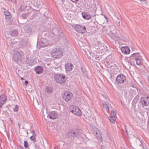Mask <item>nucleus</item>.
Returning <instances> with one entry per match:
<instances>
[{
  "label": "nucleus",
  "instance_id": "obj_21",
  "mask_svg": "<svg viewBox=\"0 0 149 149\" xmlns=\"http://www.w3.org/2000/svg\"><path fill=\"white\" fill-rule=\"evenodd\" d=\"M6 100V96L4 94H2L0 96V101H3L5 102Z\"/></svg>",
  "mask_w": 149,
  "mask_h": 149
},
{
  "label": "nucleus",
  "instance_id": "obj_38",
  "mask_svg": "<svg viewBox=\"0 0 149 149\" xmlns=\"http://www.w3.org/2000/svg\"><path fill=\"white\" fill-rule=\"evenodd\" d=\"M3 104H1V103H0V108L2 107Z\"/></svg>",
  "mask_w": 149,
  "mask_h": 149
},
{
  "label": "nucleus",
  "instance_id": "obj_42",
  "mask_svg": "<svg viewBox=\"0 0 149 149\" xmlns=\"http://www.w3.org/2000/svg\"><path fill=\"white\" fill-rule=\"evenodd\" d=\"M121 149H125V148L123 147H121Z\"/></svg>",
  "mask_w": 149,
  "mask_h": 149
},
{
  "label": "nucleus",
  "instance_id": "obj_13",
  "mask_svg": "<svg viewBox=\"0 0 149 149\" xmlns=\"http://www.w3.org/2000/svg\"><path fill=\"white\" fill-rule=\"evenodd\" d=\"M73 65L71 63H68L65 64V68L66 71L70 72L73 69Z\"/></svg>",
  "mask_w": 149,
  "mask_h": 149
},
{
  "label": "nucleus",
  "instance_id": "obj_30",
  "mask_svg": "<svg viewBox=\"0 0 149 149\" xmlns=\"http://www.w3.org/2000/svg\"><path fill=\"white\" fill-rule=\"evenodd\" d=\"M95 10H96V8L95 7H94V8H91V10L90 11L91 12L93 13H95L96 12Z\"/></svg>",
  "mask_w": 149,
  "mask_h": 149
},
{
  "label": "nucleus",
  "instance_id": "obj_34",
  "mask_svg": "<svg viewBox=\"0 0 149 149\" xmlns=\"http://www.w3.org/2000/svg\"><path fill=\"white\" fill-rule=\"evenodd\" d=\"M81 71L83 73H84L85 71L84 70V69L83 67H81Z\"/></svg>",
  "mask_w": 149,
  "mask_h": 149
},
{
  "label": "nucleus",
  "instance_id": "obj_43",
  "mask_svg": "<svg viewBox=\"0 0 149 149\" xmlns=\"http://www.w3.org/2000/svg\"><path fill=\"white\" fill-rule=\"evenodd\" d=\"M104 17L105 18H106L107 19V17L106 16H104Z\"/></svg>",
  "mask_w": 149,
  "mask_h": 149
},
{
  "label": "nucleus",
  "instance_id": "obj_44",
  "mask_svg": "<svg viewBox=\"0 0 149 149\" xmlns=\"http://www.w3.org/2000/svg\"><path fill=\"white\" fill-rule=\"evenodd\" d=\"M21 79L22 80H23V79H24V78H23V77H21Z\"/></svg>",
  "mask_w": 149,
  "mask_h": 149
},
{
  "label": "nucleus",
  "instance_id": "obj_46",
  "mask_svg": "<svg viewBox=\"0 0 149 149\" xmlns=\"http://www.w3.org/2000/svg\"><path fill=\"white\" fill-rule=\"evenodd\" d=\"M18 126H19V127H20V125L19 124H18Z\"/></svg>",
  "mask_w": 149,
  "mask_h": 149
},
{
  "label": "nucleus",
  "instance_id": "obj_26",
  "mask_svg": "<svg viewBox=\"0 0 149 149\" xmlns=\"http://www.w3.org/2000/svg\"><path fill=\"white\" fill-rule=\"evenodd\" d=\"M29 15V13H26L23 14L22 15V17L23 19H26L27 17Z\"/></svg>",
  "mask_w": 149,
  "mask_h": 149
},
{
  "label": "nucleus",
  "instance_id": "obj_25",
  "mask_svg": "<svg viewBox=\"0 0 149 149\" xmlns=\"http://www.w3.org/2000/svg\"><path fill=\"white\" fill-rule=\"evenodd\" d=\"M111 116L113 117L114 118H116V112L113 110H112L111 111Z\"/></svg>",
  "mask_w": 149,
  "mask_h": 149
},
{
  "label": "nucleus",
  "instance_id": "obj_52",
  "mask_svg": "<svg viewBox=\"0 0 149 149\" xmlns=\"http://www.w3.org/2000/svg\"><path fill=\"white\" fill-rule=\"evenodd\" d=\"M95 15H96L95 14V15H94V16H95Z\"/></svg>",
  "mask_w": 149,
  "mask_h": 149
},
{
  "label": "nucleus",
  "instance_id": "obj_9",
  "mask_svg": "<svg viewBox=\"0 0 149 149\" xmlns=\"http://www.w3.org/2000/svg\"><path fill=\"white\" fill-rule=\"evenodd\" d=\"M140 101L143 107V105L148 106L149 105V97L148 96L142 97L141 98Z\"/></svg>",
  "mask_w": 149,
  "mask_h": 149
},
{
  "label": "nucleus",
  "instance_id": "obj_16",
  "mask_svg": "<svg viewBox=\"0 0 149 149\" xmlns=\"http://www.w3.org/2000/svg\"><path fill=\"white\" fill-rule=\"evenodd\" d=\"M110 36L111 39L114 40L115 42L119 40L120 38V36H117L116 35H115L113 33L110 34Z\"/></svg>",
  "mask_w": 149,
  "mask_h": 149
},
{
  "label": "nucleus",
  "instance_id": "obj_33",
  "mask_svg": "<svg viewBox=\"0 0 149 149\" xmlns=\"http://www.w3.org/2000/svg\"><path fill=\"white\" fill-rule=\"evenodd\" d=\"M10 120V121L11 123V125H13L14 124V123H13V121L12 120L11 118H10L9 119Z\"/></svg>",
  "mask_w": 149,
  "mask_h": 149
},
{
  "label": "nucleus",
  "instance_id": "obj_1",
  "mask_svg": "<svg viewBox=\"0 0 149 149\" xmlns=\"http://www.w3.org/2000/svg\"><path fill=\"white\" fill-rule=\"evenodd\" d=\"M128 63L131 65H133L135 62L138 65H142L143 64V59L139 53H136L132 54L129 58Z\"/></svg>",
  "mask_w": 149,
  "mask_h": 149
},
{
  "label": "nucleus",
  "instance_id": "obj_3",
  "mask_svg": "<svg viewBox=\"0 0 149 149\" xmlns=\"http://www.w3.org/2000/svg\"><path fill=\"white\" fill-rule=\"evenodd\" d=\"M24 53L22 50H18L15 52L13 54V60L17 63L22 62L23 59Z\"/></svg>",
  "mask_w": 149,
  "mask_h": 149
},
{
  "label": "nucleus",
  "instance_id": "obj_19",
  "mask_svg": "<svg viewBox=\"0 0 149 149\" xmlns=\"http://www.w3.org/2000/svg\"><path fill=\"white\" fill-rule=\"evenodd\" d=\"M4 14L5 16V18L6 19L8 20L11 17V15L10 13L8 11H4Z\"/></svg>",
  "mask_w": 149,
  "mask_h": 149
},
{
  "label": "nucleus",
  "instance_id": "obj_32",
  "mask_svg": "<svg viewBox=\"0 0 149 149\" xmlns=\"http://www.w3.org/2000/svg\"><path fill=\"white\" fill-rule=\"evenodd\" d=\"M31 132L33 133V135L32 136H36V135L35 133V131L34 130L32 131Z\"/></svg>",
  "mask_w": 149,
  "mask_h": 149
},
{
  "label": "nucleus",
  "instance_id": "obj_45",
  "mask_svg": "<svg viewBox=\"0 0 149 149\" xmlns=\"http://www.w3.org/2000/svg\"><path fill=\"white\" fill-rule=\"evenodd\" d=\"M117 19H118L119 20H120V19H119V18L117 17Z\"/></svg>",
  "mask_w": 149,
  "mask_h": 149
},
{
  "label": "nucleus",
  "instance_id": "obj_29",
  "mask_svg": "<svg viewBox=\"0 0 149 149\" xmlns=\"http://www.w3.org/2000/svg\"><path fill=\"white\" fill-rule=\"evenodd\" d=\"M19 106L17 105H15V108H13V111L15 112H17L18 111Z\"/></svg>",
  "mask_w": 149,
  "mask_h": 149
},
{
  "label": "nucleus",
  "instance_id": "obj_12",
  "mask_svg": "<svg viewBox=\"0 0 149 149\" xmlns=\"http://www.w3.org/2000/svg\"><path fill=\"white\" fill-rule=\"evenodd\" d=\"M58 114L55 111H52L49 113L47 116V117L52 119L57 118Z\"/></svg>",
  "mask_w": 149,
  "mask_h": 149
},
{
  "label": "nucleus",
  "instance_id": "obj_39",
  "mask_svg": "<svg viewBox=\"0 0 149 149\" xmlns=\"http://www.w3.org/2000/svg\"><path fill=\"white\" fill-rule=\"evenodd\" d=\"M139 1L141 2L142 1H145V0H139Z\"/></svg>",
  "mask_w": 149,
  "mask_h": 149
},
{
  "label": "nucleus",
  "instance_id": "obj_14",
  "mask_svg": "<svg viewBox=\"0 0 149 149\" xmlns=\"http://www.w3.org/2000/svg\"><path fill=\"white\" fill-rule=\"evenodd\" d=\"M121 50L122 53L125 54H129L130 51L129 47L126 46L122 47L121 48Z\"/></svg>",
  "mask_w": 149,
  "mask_h": 149
},
{
  "label": "nucleus",
  "instance_id": "obj_40",
  "mask_svg": "<svg viewBox=\"0 0 149 149\" xmlns=\"http://www.w3.org/2000/svg\"><path fill=\"white\" fill-rule=\"evenodd\" d=\"M148 82L149 84V76H148Z\"/></svg>",
  "mask_w": 149,
  "mask_h": 149
},
{
  "label": "nucleus",
  "instance_id": "obj_2",
  "mask_svg": "<svg viewBox=\"0 0 149 149\" xmlns=\"http://www.w3.org/2000/svg\"><path fill=\"white\" fill-rule=\"evenodd\" d=\"M81 134V130L77 128L72 129L66 134V136L68 138L74 139L78 137Z\"/></svg>",
  "mask_w": 149,
  "mask_h": 149
},
{
  "label": "nucleus",
  "instance_id": "obj_7",
  "mask_svg": "<svg viewBox=\"0 0 149 149\" xmlns=\"http://www.w3.org/2000/svg\"><path fill=\"white\" fill-rule=\"evenodd\" d=\"M70 109V111L74 114L79 116L81 115L82 112L81 110L78 107L72 106L71 107Z\"/></svg>",
  "mask_w": 149,
  "mask_h": 149
},
{
  "label": "nucleus",
  "instance_id": "obj_24",
  "mask_svg": "<svg viewBox=\"0 0 149 149\" xmlns=\"http://www.w3.org/2000/svg\"><path fill=\"white\" fill-rule=\"evenodd\" d=\"M109 104H103V108L104 109L107 111H108L109 110Z\"/></svg>",
  "mask_w": 149,
  "mask_h": 149
},
{
  "label": "nucleus",
  "instance_id": "obj_28",
  "mask_svg": "<svg viewBox=\"0 0 149 149\" xmlns=\"http://www.w3.org/2000/svg\"><path fill=\"white\" fill-rule=\"evenodd\" d=\"M36 136H32L30 137V139L32 141L34 142H36Z\"/></svg>",
  "mask_w": 149,
  "mask_h": 149
},
{
  "label": "nucleus",
  "instance_id": "obj_49",
  "mask_svg": "<svg viewBox=\"0 0 149 149\" xmlns=\"http://www.w3.org/2000/svg\"><path fill=\"white\" fill-rule=\"evenodd\" d=\"M93 54V53H91V54Z\"/></svg>",
  "mask_w": 149,
  "mask_h": 149
},
{
  "label": "nucleus",
  "instance_id": "obj_5",
  "mask_svg": "<svg viewBox=\"0 0 149 149\" xmlns=\"http://www.w3.org/2000/svg\"><path fill=\"white\" fill-rule=\"evenodd\" d=\"M54 78L55 80L58 83L62 84L66 81L65 75L62 74H56L54 75Z\"/></svg>",
  "mask_w": 149,
  "mask_h": 149
},
{
  "label": "nucleus",
  "instance_id": "obj_11",
  "mask_svg": "<svg viewBox=\"0 0 149 149\" xmlns=\"http://www.w3.org/2000/svg\"><path fill=\"white\" fill-rule=\"evenodd\" d=\"M49 44L48 40L44 38H41L39 42L40 45L42 47H45L47 46Z\"/></svg>",
  "mask_w": 149,
  "mask_h": 149
},
{
  "label": "nucleus",
  "instance_id": "obj_36",
  "mask_svg": "<svg viewBox=\"0 0 149 149\" xmlns=\"http://www.w3.org/2000/svg\"><path fill=\"white\" fill-rule=\"evenodd\" d=\"M28 83V81L27 80H26L24 82V83L26 85H27Z\"/></svg>",
  "mask_w": 149,
  "mask_h": 149
},
{
  "label": "nucleus",
  "instance_id": "obj_47",
  "mask_svg": "<svg viewBox=\"0 0 149 149\" xmlns=\"http://www.w3.org/2000/svg\"><path fill=\"white\" fill-rule=\"evenodd\" d=\"M126 133H127V130H126Z\"/></svg>",
  "mask_w": 149,
  "mask_h": 149
},
{
  "label": "nucleus",
  "instance_id": "obj_41",
  "mask_svg": "<svg viewBox=\"0 0 149 149\" xmlns=\"http://www.w3.org/2000/svg\"><path fill=\"white\" fill-rule=\"evenodd\" d=\"M51 34L52 35V36H54V33H53V32L52 33H51Z\"/></svg>",
  "mask_w": 149,
  "mask_h": 149
},
{
  "label": "nucleus",
  "instance_id": "obj_27",
  "mask_svg": "<svg viewBox=\"0 0 149 149\" xmlns=\"http://www.w3.org/2000/svg\"><path fill=\"white\" fill-rule=\"evenodd\" d=\"M113 117L112 116H111L109 117V120L112 123H114L115 122V120L116 118H113Z\"/></svg>",
  "mask_w": 149,
  "mask_h": 149
},
{
  "label": "nucleus",
  "instance_id": "obj_35",
  "mask_svg": "<svg viewBox=\"0 0 149 149\" xmlns=\"http://www.w3.org/2000/svg\"><path fill=\"white\" fill-rule=\"evenodd\" d=\"M72 2L74 3H76V1H79V0H70Z\"/></svg>",
  "mask_w": 149,
  "mask_h": 149
},
{
  "label": "nucleus",
  "instance_id": "obj_20",
  "mask_svg": "<svg viewBox=\"0 0 149 149\" xmlns=\"http://www.w3.org/2000/svg\"><path fill=\"white\" fill-rule=\"evenodd\" d=\"M53 88H52L50 87L47 86V87L45 89V91L48 94H50L53 91Z\"/></svg>",
  "mask_w": 149,
  "mask_h": 149
},
{
  "label": "nucleus",
  "instance_id": "obj_23",
  "mask_svg": "<svg viewBox=\"0 0 149 149\" xmlns=\"http://www.w3.org/2000/svg\"><path fill=\"white\" fill-rule=\"evenodd\" d=\"M10 34L13 36H16L18 35V33L17 31L13 30L10 31Z\"/></svg>",
  "mask_w": 149,
  "mask_h": 149
},
{
  "label": "nucleus",
  "instance_id": "obj_31",
  "mask_svg": "<svg viewBox=\"0 0 149 149\" xmlns=\"http://www.w3.org/2000/svg\"><path fill=\"white\" fill-rule=\"evenodd\" d=\"M24 147L25 148H28V143L26 141H24Z\"/></svg>",
  "mask_w": 149,
  "mask_h": 149
},
{
  "label": "nucleus",
  "instance_id": "obj_51",
  "mask_svg": "<svg viewBox=\"0 0 149 149\" xmlns=\"http://www.w3.org/2000/svg\"><path fill=\"white\" fill-rule=\"evenodd\" d=\"M100 149H103L102 148H101Z\"/></svg>",
  "mask_w": 149,
  "mask_h": 149
},
{
  "label": "nucleus",
  "instance_id": "obj_8",
  "mask_svg": "<svg viewBox=\"0 0 149 149\" xmlns=\"http://www.w3.org/2000/svg\"><path fill=\"white\" fill-rule=\"evenodd\" d=\"M74 28L76 31L80 33H84L86 31V27L80 25L76 24Z\"/></svg>",
  "mask_w": 149,
  "mask_h": 149
},
{
  "label": "nucleus",
  "instance_id": "obj_18",
  "mask_svg": "<svg viewBox=\"0 0 149 149\" xmlns=\"http://www.w3.org/2000/svg\"><path fill=\"white\" fill-rule=\"evenodd\" d=\"M94 134L96 136L98 139L101 140L102 135L100 134L99 131L98 130H96L94 131Z\"/></svg>",
  "mask_w": 149,
  "mask_h": 149
},
{
  "label": "nucleus",
  "instance_id": "obj_17",
  "mask_svg": "<svg viewBox=\"0 0 149 149\" xmlns=\"http://www.w3.org/2000/svg\"><path fill=\"white\" fill-rule=\"evenodd\" d=\"M42 68L40 66H38L35 69V70L36 73L38 74H40L42 72Z\"/></svg>",
  "mask_w": 149,
  "mask_h": 149
},
{
  "label": "nucleus",
  "instance_id": "obj_50",
  "mask_svg": "<svg viewBox=\"0 0 149 149\" xmlns=\"http://www.w3.org/2000/svg\"><path fill=\"white\" fill-rule=\"evenodd\" d=\"M118 23H119H119H120V21H119V22H118Z\"/></svg>",
  "mask_w": 149,
  "mask_h": 149
},
{
  "label": "nucleus",
  "instance_id": "obj_15",
  "mask_svg": "<svg viewBox=\"0 0 149 149\" xmlns=\"http://www.w3.org/2000/svg\"><path fill=\"white\" fill-rule=\"evenodd\" d=\"M82 15L83 17L85 19L89 20L91 18V15L88 13L83 12L82 13Z\"/></svg>",
  "mask_w": 149,
  "mask_h": 149
},
{
  "label": "nucleus",
  "instance_id": "obj_48",
  "mask_svg": "<svg viewBox=\"0 0 149 149\" xmlns=\"http://www.w3.org/2000/svg\"><path fill=\"white\" fill-rule=\"evenodd\" d=\"M19 149H24L23 148H19Z\"/></svg>",
  "mask_w": 149,
  "mask_h": 149
},
{
  "label": "nucleus",
  "instance_id": "obj_22",
  "mask_svg": "<svg viewBox=\"0 0 149 149\" xmlns=\"http://www.w3.org/2000/svg\"><path fill=\"white\" fill-rule=\"evenodd\" d=\"M32 28L28 26L25 27L24 31L25 32L27 33H31L32 31Z\"/></svg>",
  "mask_w": 149,
  "mask_h": 149
},
{
  "label": "nucleus",
  "instance_id": "obj_37",
  "mask_svg": "<svg viewBox=\"0 0 149 149\" xmlns=\"http://www.w3.org/2000/svg\"><path fill=\"white\" fill-rule=\"evenodd\" d=\"M20 10L21 11H22L23 10V9H22V6H20Z\"/></svg>",
  "mask_w": 149,
  "mask_h": 149
},
{
  "label": "nucleus",
  "instance_id": "obj_10",
  "mask_svg": "<svg viewBox=\"0 0 149 149\" xmlns=\"http://www.w3.org/2000/svg\"><path fill=\"white\" fill-rule=\"evenodd\" d=\"M126 80L125 77L122 74L118 75L116 78V81L118 84L123 83Z\"/></svg>",
  "mask_w": 149,
  "mask_h": 149
},
{
  "label": "nucleus",
  "instance_id": "obj_6",
  "mask_svg": "<svg viewBox=\"0 0 149 149\" xmlns=\"http://www.w3.org/2000/svg\"><path fill=\"white\" fill-rule=\"evenodd\" d=\"M73 97L72 94L69 91H66L64 92L63 98L66 102L71 101Z\"/></svg>",
  "mask_w": 149,
  "mask_h": 149
},
{
  "label": "nucleus",
  "instance_id": "obj_4",
  "mask_svg": "<svg viewBox=\"0 0 149 149\" xmlns=\"http://www.w3.org/2000/svg\"><path fill=\"white\" fill-rule=\"evenodd\" d=\"M51 55L53 58H59L61 57L63 53L62 51L59 48L53 49L51 51Z\"/></svg>",
  "mask_w": 149,
  "mask_h": 149
}]
</instances>
